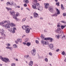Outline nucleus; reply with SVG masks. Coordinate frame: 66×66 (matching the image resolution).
<instances>
[{
  "instance_id": "41",
  "label": "nucleus",
  "mask_w": 66,
  "mask_h": 66,
  "mask_svg": "<svg viewBox=\"0 0 66 66\" xmlns=\"http://www.w3.org/2000/svg\"><path fill=\"white\" fill-rule=\"evenodd\" d=\"M49 54L50 55H51V56H52V53L51 52H50L49 53Z\"/></svg>"
},
{
  "instance_id": "12",
  "label": "nucleus",
  "mask_w": 66,
  "mask_h": 66,
  "mask_svg": "<svg viewBox=\"0 0 66 66\" xmlns=\"http://www.w3.org/2000/svg\"><path fill=\"white\" fill-rule=\"evenodd\" d=\"M49 11L51 12V13H52L53 12V8L51 7H50V8L49 9Z\"/></svg>"
},
{
  "instance_id": "19",
  "label": "nucleus",
  "mask_w": 66,
  "mask_h": 66,
  "mask_svg": "<svg viewBox=\"0 0 66 66\" xmlns=\"http://www.w3.org/2000/svg\"><path fill=\"white\" fill-rule=\"evenodd\" d=\"M33 64V62L32 61H31L29 63V66H32Z\"/></svg>"
},
{
  "instance_id": "10",
  "label": "nucleus",
  "mask_w": 66,
  "mask_h": 66,
  "mask_svg": "<svg viewBox=\"0 0 66 66\" xmlns=\"http://www.w3.org/2000/svg\"><path fill=\"white\" fill-rule=\"evenodd\" d=\"M34 18H36L38 17V14L37 13H34Z\"/></svg>"
},
{
  "instance_id": "49",
  "label": "nucleus",
  "mask_w": 66,
  "mask_h": 66,
  "mask_svg": "<svg viewBox=\"0 0 66 66\" xmlns=\"http://www.w3.org/2000/svg\"><path fill=\"white\" fill-rule=\"evenodd\" d=\"M57 27H58V28H60V25L59 24H58L57 25Z\"/></svg>"
},
{
  "instance_id": "45",
  "label": "nucleus",
  "mask_w": 66,
  "mask_h": 66,
  "mask_svg": "<svg viewBox=\"0 0 66 66\" xmlns=\"http://www.w3.org/2000/svg\"><path fill=\"white\" fill-rule=\"evenodd\" d=\"M38 42H39L37 40H36V43L37 44H38L39 43Z\"/></svg>"
},
{
  "instance_id": "16",
  "label": "nucleus",
  "mask_w": 66,
  "mask_h": 66,
  "mask_svg": "<svg viewBox=\"0 0 66 66\" xmlns=\"http://www.w3.org/2000/svg\"><path fill=\"white\" fill-rule=\"evenodd\" d=\"M15 30H16V28H14L13 29H12L11 31L12 32V33H15Z\"/></svg>"
},
{
  "instance_id": "24",
  "label": "nucleus",
  "mask_w": 66,
  "mask_h": 66,
  "mask_svg": "<svg viewBox=\"0 0 66 66\" xmlns=\"http://www.w3.org/2000/svg\"><path fill=\"white\" fill-rule=\"evenodd\" d=\"M23 2L24 3H29V1L28 0H24Z\"/></svg>"
},
{
  "instance_id": "61",
  "label": "nucleus",
  "mask_w": 66,
  "mask_h": 66,
  "mask_svg": "<svg viewBox=\"0 0 66 66\" xmlns=\"http://www.w3.org/2000/svg\"><path fill=\"white\" fill-rule=\"evenodd\" d=\"M34 1H36V2H37V0H34Z\"/></svg>"
},
{
  "instance_id": "52",
  "label": "nucleus",
  "mask_w": 66,
  "mask_h": 66,
  "mask_svg": "<svg viewBox=\"0 0 66 66\" xmlns=\"http://www.w3.org/2000/svg\"><path fill=\"white\" fill-rule=\"evenodd\" d=\"M15 43H16V44H17L18 43V41H15Z\"/></svg>"
},
{
  "instance_id": "34",
  "label": "nucleus",
  "mask_w": 66,
  "mask_h": 66,
  "mask_svg": "<svg viewBox=\"0 0 66 66\" xmlns=\"http://www.w3.org/2000/svg\"><path fill=\"white\" fill-rule=\"evenodd\" d=\"M10 5H12L13 4V2H10Z\"/></svg>"
},
{
  "instance_id": "29",
  "label": "nucleus",
  "mask_w": 66,
  "mask_h": 66,
  "mask_svg": "<svg viewBox=\"0 0 66 66\" xmlns=\"http://www.w3.org/2000/svg\"><path fill=\"white\" fill-rule=\"evenodd\" d=\"M29 55H26L24 56V57L26 58V59H28V57H29Z\"/></svg>"
},
{
  "instance_id": "11",
  "label": "nucleus",
  "mask_w": 66,
  "mask_h": 66,
  "mask_svg": "<svg viewBox=\"0 0 66 66\" xmlns=\"http://www.w3.org/2000/svg\"><path fill=\"white\" fill-rule=\"evenodd\" d=\"M49 46L50 49L53 48V45L52 44H50Z\"/></svg>"
},
{
  "instance_id": "30",
  "label": "nucleus",
  "mask_w": 66,
  "mask_h": 66,
  "mask_svg": "<svg viewBox=\"0 0 66 66\" xmlns=\"http://www.w3.org/2000/svg\"><path fill=\"white\" fill-rule=\"evenodd\" d=\"M6 9H7V10H8V11H10V10H12V9L11 8H9L7 7H6Z\"/></svg>"
},
{
  "instance_id": "22",
  "label": "nucleus",
  "mask_w": 66,
  "mask_h": 66,
  "mask_svg": "<svg viewBox=\"0 0 66 66\" xmlns=\"http://www.w3.org/2000/svg\"><path fill=\"white\" fill-rule=\"evenodd\" d=\"M60 36L61 37V38L62 39H63V38H65V36L64 35V34H62Z\"/></svg>"
},
{
  "instance_id": "55",
  "label": "nucleus",
  "mask_w": 66,
  "mask_h": 66,
  "mask_svg": "<svg viewBox=\"0 0 66 66\" xmlns=\"http://www.w3.org/2000/svg\"><path fill=\"white\" fill-rule=\"evenodd\" d=\"M23 44H24V45H26V43H23Z\"/></svg>"
},
{
  "instance_id": "42",
  "label": "nucleus",
  "mask_w": 66,
  "mask_h": 66,
  "mask_svg": "<svg viewBox=\"0 0 66 66\" xmlns=\"http://www.w3.org/2000/svg\"><path fill=\"white\" fill-rule=\"evenodd\" d=\"M26 20V19H23L22 21V22H24V21H25V20Z\"/></svg>"
},
{
  "instance_id": "46",
  "label": "nucleus",
  "mask_w": 66,
  "mask_h": 66,
  "mask_svg": "<svg viewBox=\"0 0 66 66\" xmlns=\"http://www.w3.org/2000/svg\"><path fill=\"white\" fill-rule=\"evenodd\" d=\"M24 6H25V7H26V6H27V5L26 4H24Z\"/></svg>"
},
{
  "instance_id": "51",
  "label": "nucleus",
  "mask_w": 66,
  "mask_h": 66,
  "mask_svg": "<svg viewBox=\"0 0 66 66\" xmlns=\"http://www.w3.org/2000/svg\"><path fill=\"white\" fill-rule=\"evenodd\" d=\"M44 37L43 36V35H42V34H41V36H40V37Z\"/></svg>"
},
{
  "instance_id": "3",
  "label": "nucleus",
  "mask_w": 66,
  "mask_h": 66,
  "mask_svg": "<svg viewBox=\"0 0 66 66\" xmlns=\"http://www.w3.org/2000/svg\"><path fill=\"white\" fill-rule=\"evenodd\" d=\"M10 13L11 15H12V16H13V17L14 19H15V20H16V21H18L19 20V19H18L17 18V16L16 15H15V12H12V11H10Z\"/></svg>"
},
{
  "instance_id": "27",
  "label": "nucleus",
  "mask_w": 66,
  "mask_h": 66,
  "mask_svg": "<svg viewBox=\"0 0 66 66\" xmlns=\"http://www.w3.org/2000/svg\"><path fill=\"white\" fill-rule=\"evenodd\" d=\"M10 25L11 26H12V27H14L15 26V24L13 23H10Z\"/></svg>"
},
{
  "instance_id": "17",
  "label": "nucleus",
  "mask_w": 66,
  "mask_h": 66,
  "mask_svg": "<svg viewBox=\"0 0 66 66\" xmlns=\"http://www.w3.org/2000/svg\"><path fill=\"white\" fill-rule=\"evenodd\" d=\"M49 5V4L48 3L45 4V7L46 9H47L48 7V6Z\"/></svg>"
},
{
  "instance_id": "57",
  "label": "nucleus",
  "mask_w": 66,
  "mask_h": 66,
  "mask_svg": "<svg viewBox=\"0 0 66 66\" xmlns=\"http://www.w3.org/2000/svg\"><path fill=\"white\" fill-rule=\"evenodd\" d=\"M40 19H43V18L42 17H41L40 18Z\"/></svg>"
},
{
  "instance_id": "7",
  "label": "nucleus",
  "mask_w": 66,
  "mask_h": 66,
  "mask_svg": "<svg viewBox=\"0 0 66 66\" xmlns=\"http://www.w3.org/2000/svg\"><path fill=\"white\" fill-rule=\"evenodd\" d=\"M7 22V23H10V21H4L2 22H1L0 23V24L1 25H2V24H3L4 23H6Z\"/></svg>"
},
{
  "instance_id": "60",
  "label": "nucleus",
  "mask_w": 66,
  "mask_h": 66,
  "mask_svg": "<svg viewBox=\"0 0 66 66\" xmlns=\"http://www.w3.org/2000/svg\"><path fill=\"white\" fill-rule=\"evenodd\" d=\"M55 1L56 2H57L58 0H55Z\"/></svg>"
},
{
  "instance_id": "31",
  "label": "nucleus",
  "mask_w": 66,
  "mask_h": 66,
  "mask_svg": "<svg viewBox=\"0 0 66 66\" xmlns=\"http://www.w3.org/2000/svg\"><path fill=\"white\" fill-rule=\"evenodd\" d=\"M56 38H57L58 39H59L60 38V37H59V35H56Z\"/></svg>"
},
{
  "instance_id": "38",
  "label": "nucleus",
  "mask_w": 66,
  "mask_h": 66,
  "mask_svg": "<svg viewBox=\"0 0 66 66\" xmlns=\"http://www.w3.org/2000/svg\"><path fill=\"white\" fill-rule=\"evenodd\" d=\"M0 59L2 60V61H3V60H4V58H3L2 57V56H0Z\"/></svg>"
},
{
  "instance_id": "58",
  "label": "nucleus",
  "mask_w": 66,
  "mask_h": 66,
  "mask_svg": "<svg viewBox=\"0 0 66 66\" xmlns=\"http://www.w3.org/2000/svg\"><path fill=\"white\" fill-rule=\"evenodd\" d=\"M16 61H18V59H16Z\"/></svg>"
},
{
  "instance_id": "21",
  "label": "nucleus",
  "mask_w": 66,
  "mask_h": 66,
  "mask_svg": "<svg viewBox=\"0 0 66 66\" xmlns=\"http://www.w3.org/2000/svg\"><path fill=\"white\" fill-rule=\"evenodd\" d=\"M61 9H62V10H64V6H63V4H61Z\"/></svg>"
},
{
  "instance_id": "48",
  "label": "nucleus",
  "mask_w": 66,
  "mask_h": 66,
  "mask_svg": "<svg viewBox=\"0 0 66 66\" xmlns=\"http://www.w3.org/2000/svg\"><path fill=\"white\" fill-rule=\"evenodd\" d=\"M63 16H66V13H63Z\"/></svg>"
},
{
  "instance_id": "25",
  "label": "nucleus",
  "mask_w": 66,
  "mask_h": 66,
  "mask_svg": "<svg viewBox=\"0 0 66 66\" xmlns=\"http://www.w3.org/2000/svg\"><path fill=\"white\" fill-rule=\"evenodd\" d=\"M41 43H42V44H43V45H45V41L44 40H42L41 41Z\"/></svg>"
},
{
  "instance_id": "63",
  "label": "nucleus",
  "mask_w": 66,
  "mask_h": 66,
  "mask_svg": "<svg viewBox=\"0 0 66 66\" xmlns=\"http://www.w3.org/2000/svg\"><path fill=\"white\" fill-rule=\"evenodd\" d=\"M2 66V64H0V66Z\"/></svg>"
},
{
  "instance_id": "1",
  "label": "nucleus",
  "mask_w": 66,
  "mask_h": 66,
  "mask_svg": "<svg viewBox=\"0 0 66 66\" xmlns=\"http://www.w3.org/2000/svg\"><path fill=\"white\" fill-rule=\"evenodd\" d=\"M32 7L34 9H36V10H38L39 11L43 10V7L41 6H40V5L38 3H36L35 5V4L34 5L32 6Z\"/></svg>"
},
{
  "instance_id": "35",
  "label": "nucleus",
  "mask_w": 66,
  "mask_h": 66,
  "mask_svg": "<svg viewBox=\"0 0 66 66\" xmlns=\"http://www.w3.org/2000/svg\"><path fill=\"white\" fill-rule=\"evenodd\" d=\"M56 5H57L58 6H60V3L58 2L57 3H56Z\"/></svg>"
},
{
  "instance_id": "36",
  "label": "nucleus",
  "mask_w": 66,
  "mask_h": 66,
  "mask_svg": "<svg viewBox=\"0 0 66 66\" xmlns=\"http://www.w3.org/2000/svg\"><path fill=\"white\" fill-rule=\"evenodd\" d=\"M65 52H64V51H63L62 52V55H65Z\"/></svg>"
},
{
  "instance_id": "15",
  "label": "nucleus",
  "mask_w": 66,
  "mask_h": 66,
  "mask_svg": "<svg viewBox=\"0 0 66 66\" xmlns=\"http://www.w3.org/2000/svg\"><path fill=\"white\" fill-rule=\"evenodd\" d=\"M26 31L27 33H29L30 32V29L28 28H27L26 29Z\"/></svg>"
},
{
  "instance_id": "62",
  "label": "nucleus",
  "mask_w": 66,
  "mask_h": 66,
  "mask_svg": "<svg viewBox=\"0 0 66 66\" xmlns=\"http://www.w3.org/2000/svg\"><path fill=\"white\" fill-rule=\"evenodd\" d=\"M32 18H33V17H32V16H31L30 17V19H32Z\"/></svg>"
},
{
  "instance_id": "37",
  "label": "nucleus",
  "mask_w": 66,
  "mask_h": 66,
  "mask_svg": "<svg viewBox=\"0 0 66 66\" xmlns=\"http://www.w3.org/2000/svg\"><path fill=\"white\" fill-rule=\"evenodd\" d=\"M28 40H29V39L28 38H26L25 40V42H27Z\"/></svg>"
},
{
  "instance_id": "64",
  "label": "nucleus",
  "mask_w": 66,
  "mask_h": 66,
  "mask_svg": "<svg viewBox=\"0 0 66 66\" xmlns=\"http://www.w3.org/2000/svg\"><path fill=\"white\" fill-rule=\"evenodd\" d=\"M35 66H38V65H37V64H36L35 65Z\"/></svg>"
},
{
  "instance_id": "23",
  "label": "nucleus",
  "mask_w": 66,
  "mask_h": 66,
  "mask_svg": "<svg viewBox=\"0 0 66 66\" xmlns=\"http://www.w3.org/2000/svg\"><path fill=\"white\" fill-rule=\"evenodd\" d=\"M13 47L15 48H18L17 45L16 44H14L13 46Z\"/></svg>"
},
{
  "instance_id": "18",
  "label": "nucleus",
  "mask_w": 66,
  "mask_h": 66,
  "mask_svg": "<svg viewBox=\"0 0 66 66\" xmlns=\"http://www.w3.org/2000/svg\"><path fill=\"white\" fill-rule=\"evenodd\" d=\"M6 49H10V50H11V51H12V49H13V48H12V47H6Z\"/></svg>"
},
{
  "instance_id": "20",
  "label": "nucleus",
  "mask_w": 66,
  "mask_h": 66,
  "mask_svg": "<svg viewBox=\"0 0 66 66\" xmlns=\"http://www.w3.org/2000/svg\"><path fill=\"white\" fill-rule=\"evenodd\" d=\"M26 45L28 46V47H29L31 45V43L29 42L27 43L26 44Z\"/></svg>"
},
{
  "instance_id": "9",
  "label": "nucleus",
  "mask_w": 66,
  "mask_h": 66,
  "mask_svg": "<svg viewBox=\"0 0 66 66\" xmlns=\"http://www.w3.org/2000/svg\"><path fill=\"white\" fill-rule=\"evenodd\" d=\"M44 39L45 40H51V42H52L53 40V39L50 38H44Z\"/></svg>"
},
{
  "instance_id": "54",
  "label": "nucleus",
  "mask_w": 66,
  "mask_h": 66,
  "mask_svg": "<svg viewBox=\"0 0 66 66\" xmlns=\"http://www.w3.org/2000/svg\"><path fill=\"white\" fill-rule=\"evenodd\" d=\"M17 8H20V6H17Z\"/></svg>"
},
{
  "instance_id": "33",
  "label": "nucleus",
  "mask_w": 66,
  "mask_h": 66,
  "mask_svg": "<svg viewBox=\"0 0 66 66\" xmlns=\"http://www.w3.org/2000/svg\"><path fill=\"white\" fill-rule=\"evenodd\" d=\"M6 45L7 47H9L11 46V44L9 43L6 44Z\"/></svg>"
},
{
  "instance_id": "14",
  "label": "nucleus",
  "mask_w": 66,
  "mask_h": 66,
  "mask_svg": "<svg viewBox=\"0 0 66 66\" xmlns=\"http://www.w3.org/2000/svg\"><path fill=\"white\" fill-rule=\"evenodd\" d=\"M28 26H26V25H24L22 26V28L23 30H25L26 28H27L28 27Z\"/></svg>"
},
{
  "instance_id": "44",
  "label": "nucleus",
  "mask_w": 66,
  "mask_h": 66,
  "mask_svg": "<svg viewBox=\"0 0 66 66\" xmlns=\"http://www.w3.org/2000/svg\"><path fill=\"white\" fill-rule=\"evenodd\" d=\"M11 65L12 66H15V64L12 63L11 64Z\"/></svg>"
},
{
  "instance_id": "59",
  "label": "nucleus",
  "mask_w": 66,
  "mask_h": 66,
  "mask_svg": "<svg viewBox=\"0 0 66 66\" xmlns=\"http://www.w3.org/2000/svg\"><path fill=\"white\" fill-rule=\"evenodd\" d=\"M3 27H5V25H3Z\"/></svg>"
},
{
  "instance_id": "32",
  "label": "nucleus",
  "mask_w": 66,
  "mask_h": 66,
  "mask_svg": "<svg viewBox=\"0 0 66 66\" xmlns=\"http://www.w3.org/2000/svg\"><path fill=\"white\" fill-rule=\"evenodd\" d=\"M49 44V42L47 41H45V45H48Z\"/></svg>"
},
{
  "instance_id": "6",
  "label": "nucleus",
  "mask_w": 66,
  "mask_h": 66,
  "mask_svg": "<svg viewBox=\"0 0 66 66\" xmlns=\"http://www.w3.org/2000/svg\"><path fill=\"white\" fill-rule=\"evenodd\" d=\"M3 62H5V63H7V62H10V61L9 59L6 58H4V59L3 60Z\"/></svg>"
},
{
  "instance_id": "43",
  "label": "nucleus",
  "mask_w": 66,
  "mask_h": 66,
  "mask_svg": "<svg viewBox=\"0 0 66 66\" xmlns=\"http://www.w3.org/2000/svg\"><path fill=\"white\" fill-rule=\"evenodd\" d=\"M7 5H8L9 4L10 5V2H8L7 3H6Z\"/></svg>"
},
{
  "instance_id": "4",
  "label": "nucleus",
  "mask_w": 66,
  "mask_h": 66,
  "mask_svg": "<svg viewBox=\"0 0 66 66\" xmlns=\"http://www.w3.org/2000/svg\"><path fill=\"white\" fill-rule=\"evenodd\" d=\"M56 10L57 12H56L54 14L52 15V16L56 17L57 16V15H59L60 14V11L59 10V9H57Z\"/></svg>"
},
{
  "instance_id": "28",
  "label": "nucleus",
  "mask_w": 66,
  "mask_h": 66,
  "mask_svg": "<svg viewBox=\"0 0 66 66\" xmlns=\"http://www.w3.org/2000/svg\"><path fill=\"white\" fill-rule=\"evenodd\" d=\"M65 27V26H64L63 25H61V28L62 29H63Z\"/></svg>"
},
{
  "instance_id": "40",
  "label": "nucleus",
  "mask_w": 66,
  "mask_h": 66,
  "mask_svg": "<svg viewBox=\"0 0 66 66\" xmlns=\"http://www.w3.org/2000/svg\"><path fill=\"white\" fill-rule=\"evenodd\" d=\"M61 22L62 23H66V22H65L64 21H61Z\"/></svg>"
},
{
  "instance_id": "53",
  "label": "nucleus",
  "mask_w": 66,
  "mask_h": 66,
  "mask_svg": "<svg viewBox=\"0 0 66 66\" xmlns=\"http://www.w3.org/2000/svg\"><path fill=\"white\" fill-rule=\"evenodd\" d=\"M44 31L45 32H47V31L46 30H44Z\"/></svg>"
},
{
  "instance_id": "50",
  "label": "nucleus",
  "mask_w": 66,
  "mask_h": 66,
  "mask_svg": "<svg viewBox=\"0 0 66 66\" xmlns=\"http://www.w3.org/2000/svg\"><path fill=\"white\" fill-rule=\"evenodd\" d=\"M59 51L60 50H59V49H58L57 50H56V51H57V52H59Z\"/></svg>"
},
{
  "instance_id": "13",
  "label": "nucleus",
  "mask_w": 66,
  "mask_h": 66,
  "mask_svg": "<svg viewBox=\"0 0 66 66\" xmlns=\"http://www.w3.org/2000/svg\"><path fill=\"white\" fill-rule=\"evenodd\" d=\"M10 27L9 26V24H7L5 25V28L6 29H9Z\"/></svg>"
},
{
  "instance_id": "39",
  "label": "nucleus",
  "mask_w": 66,
  "mask_h": 66,
  "mask_svg": "<svg viewBox=\"0 0 66 66\" xmlns=\"http://www.w3.org/2000/svg\"><path fill=\"white\" fill-rule=\"evenodd\" d=\"M44 60L45 61V62H47L48 61V59H47V58H46Z\"/></svg>"
},
{
  "instance_id": "5",
  "label": "nucleus",
  "mask_w": 66,
  "mask_h": 66,
  "mask_svg": "<svg viewBox=\"0 0 66 66\" xmlns=\"http://www.w3.org/2000/svg\"><path fill=\"white\" fill-rule=\"evenodd\" d=\"M56 31L57 33H58V34H60L61 33V32H62V29H61V28H58L57 29V30L55 31Z\"/></svg>"
},
{
  "instance_id": "56",
  "label": "nucleus",
  "mask_w": 66,
  "mask_h": 66,
  "mask_svg": "<svg viewBox=\"0 0 66 66\" xmlns=\"http://www.w3.org/2000/svg\"><path fill=\"white\" fill-rule=\"evenodd\" d=\"M41 38L42 39H44V37H41Z\"/></svg>"
},
{
  "instance_id": "26",
  "label": "nucleus",
  "mask_w": 66,
  "mask_h": 66,
  "mask_svg": "<svg viewBox=\"0 0 66 66\" xmlns=\"http://www.w3.org/2000/svg\"><path fill=\"white\" fill-rule=\"evenodd\" d=\"M18 40L19 42L20 43H21V42L22 40L21 39L19 38L18 39H17V41H18Z\"/></svg>"
},
{
  "instance_id": "47",
  "label": "nucleus",
  "mask_w": 66,
  "mask_h": 66,
  "mask_svg": "<svg viewBox=\"0 0 66 66\" xmlns=\"http://www.w3.org/2000/svg\"><path fill=\"white\" fill-rule=\"evenodd\" d=\"M18 15H19V13H17L15 15H16V16H18Z\"/></svg>"
},
{
  "instance_id": "8",
  "label": "nucleus",
  "mask_w": 66,
  "mask_h": 66,
  "mask_svg": "<svg viewBox=\"0 0 66 66\" xmlns=\"http://www.w3.org/2000/svg\"><path fill=\"white\" fill-rule=\"evenodd\" d=\"M31 52L32 54L33 55H35L36 53V50L35 49H34L31 51Z\"/></svg>"
},
{
  "instance_id": "2",
  "label": "nucleus",
  "mask_w": 66,
  "mask_h": 66,
  "mask_svg": "<svg viewBox=\"0 0 66 66\" xmlns=\"http://www.w3.org/2000/svg\"><path fill=\"white\" fill-rule=\"evenodd\" d=\"M0 32L1 33V35L3 37H0V39H5V37H6V35L5 34H3L4 32V30L3 29H2L0 30Z\"/></svg>"
}]
</instances>
